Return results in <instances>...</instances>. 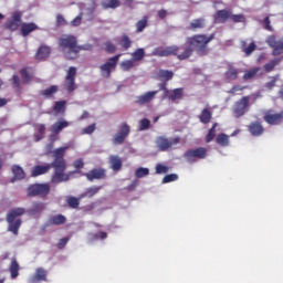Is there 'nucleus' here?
I'll use <instances>...</instances> for the list:
<instances>
[{
	"label": "nucleus",
	"mask_w": 283,
	"mask_h": 283,
	"mask_svg": "<svg viewBox=\"0 0 283 283\" xmlns=\"http://www.w3.org/2000/svg\"><path fill=\"white\" fill-rule=\"evenodd\" d=\"M132 57L134 61H143L145 59V49H137L132 53Z\"/></svg>",
	"instance_id": "a18cd8bd"
},
{
	"label": "nucleus",
	"mask_w": 283,
	"mask_h": 283,
	"mask_svg": "<svg viewBox=\"0 0 283 283\" xmlns=\"http://www.w3.org/2000/svg\"><path fill=\"white\" fill-rule=\"evenodd\" d=\"M207 28V20L205 18H198L190 22L188 30L196 32V30H205Z\"/></svg>",
	"instance_id": "393cba45"
},
{
	"label": "nucleus",
	"mask_w": 283,
	"mask_h": 283,
	"mask_svg": "<svg viewBox=\"0 0 283 283\" xmlns=\"http://www.w3.org/2000/svg\"><path fill=\"white\" fill-rule=\"evenodd\" d=\"M69 242H70V238L67 237L60 239L57 243V249H65Z\"/></svg>",
	"instance_id": "e2e57ef3"
},
{
	"label": "nucleus",
	"mask_w": 283,
	"mask_h": 283,
	"mask_svg": "<svg viewBox=\"0 0 283 283\" xmlns=\"http://www.w3.org/2000/svg\"><path fill=\"white\" fill-rule=\"evenodd\" d=\"M59 45L62 49L64 56L70 61L77 59L80 52H92V50H94L92 44L78 45V40L72 34H64L60 36Z\"/></svg>",
	"instance_id": "7ed1b4c3"
},
{
	"label": "nucleus",
	"mask_w": 283,
	"mask_h": 283,
	"mask_svg": "<svg viewBox=\"0 0 283 283\" xmlns=\"http://www.w3.org/2000/svg\"><path fill=\"white\" fill-rule=\"evenodd\" d=\"M59 92V86L52 85L43 91L40 92L41 96H44V98H52L54 94Z\"/></svg>",
	"instance_id": "f704fd0d"
},
{
	"label": "nucleus",
	"mask_w": 283,
	"mask_h": 283,
	"mask_svg": "<svg viewBox=\"0 0 283 283\" xmlns=\"http://www.w3.org/2000/svg\"><path fill=\"white\" fill-rule=\"evenodd\" d=\"M12 85L18 92L21 90V80L18 77V75L12 76Z\"/></svg>",
	"instance_id": "4d7b16f0"
},
{
	"label": "nucleus",
	"mask_w": 283,
	"mask_h": 283,
	"mask_svg": "<svg viewBox=\"0 0 283 283\" xmlns=\"http://www.w3.org/2000/svg\"><path fill=\"white\" fill-rule=\"evenodd\" d=\"M64 87L69 92H74V90H76V87H78L76 85V67L71 66L67 70V73L65 76V82H64Z\"/></svg>",
	"instance_id": "f8f14e48"
},
{
	"label": "nucleus",
	"mask_w": 283,
	"mask_h": 283,
	"mask_svg": "<svg viewBox=\"0 0 283 283\" xmlns=\"http://www.w3.org/2000/svg\"><path fill=\"white\" fill-rule=\"evenodd\" d=\"M132 132V128L129 127V124L124 123L119 126L117 133L112 138L113 145H123L125 140H127V136H129Z\"/></svg>",
	"instance_id": "1a4fd4ad"
},
{
	"label": "nucleus",
	"mask_w": 283,
	"mask_h": 283,
	"mask_svg": "<svg viewBox=\"0 0 283 283\" xmlns=\"http://www.w3.org/2000/svg\"><path fill=\"white\" fill-rule=\"evenodd\" d=\"M176 180H178V175L177 174H170V175H166L161 182L163 185H167L169 182H176Z\"/></svg>",
	"instance_id": "09e8293b"
},
{
	"label": "nucleus",
	"mask_w": 283,
	"mask_h": 283,
	"mask_svg": "<svg viewBox=\"0 0 283 283\" xmlns=\"http://www.w3.org/2000/svg\"><path fill=\"white\" fill-rule=\"evenodd\" d=\"M45 124H39L38 125V133L39 135H35V140L39 142V140H43V138H45Z\"/></svg>",
	"instance_id": "37998d69"
},
{
	"label": "nucleus",
	"mask_w": 283,
	"mask_h": 283,
	"mask_svg": "<svg viewBox=\"0 0 283 283\" xmlns=\"http://www.w3.org/2000/svg\"><path fill=\"white\" fill-rule=\"evenodd\" d=\"M260 72V66H254L250 70H245L244 74L242 76L243 81H253L258 76V73Z\"/></svg>",
	"instance_id": "c756f323"
},
{
	"label": "nucleus",
	"mask_w": 283,
	"mask_h": 283,
	"mask_svg": "<svg viewBox=\"0 0 283 283\" xmlns=\"http://www.w3.org/2000/svg\"><path fill=\"white\" fill-rule=\"evenodd\" d=\"M21 17H23L21 11L13 12L11 19L6 22L4 28L10 32H17L21 25Z\"/></svg>",
	"instance_id": "ddd939ff"
},
{
	"label": "nucleus",
	"mask_w": 283,
	"mask_h": 283,
	"mask_svg": "<svg viewBox=\"0 0 283 283\" xmlns=\"http://www.w3.org/2000/svg\"><path fill=\"white\" fill-rule=\"evenodd\" d=\"M65 151H67V147H60L54 149L53 161L51 164L34 166L31 170L32 178L44 176V174H50V169H54L50 184L61 185V182H67V180H70V174H65V169H67Z\"/></svg>",
	"instance_id": "f257e3e1"
},
{
	"label": "nucleus",
	"mask_w": 283,
	"mask_h": 283,
	"mask_svg": "<svg viewBox=\"0 0 283 283\" xmlns=\"http://www.w3.org/2000/svg\"><path fill=\"white\" fill-rule=\"evenodd\" d=\"M71 123L67 122L65 118L57 119L52 126H51V134L53 136H59L63 129H67L70 127Z\"/></svg>",
	"instance_id": "2eb2a0df"
},
{
	"label": "nucleus",
	"mask_w": 283,
	"mask_h": 283,
	"mask_svg": "<svg viewBox=\"0 0 283 283\" xmlns=\"http://www.w3.org/2000/svg\"><path fill=\"white\" fill-rule=\"evenodd\" d=\"M35 30H39V27L34 22L30 23H23L21 27V34L23 36H29L31 32H34Z\"/></svg>",
	"instance_id": "cd10ccee"
},
{
	"label": "nucleus",
	"mask_w": 283,
	"mask_h": 283,
	"mask_svg": "<svg viewBox=\"0 0 283 283\" xmlns=\"http://www.w3.org/2000/svg\"><path fill=\"white\" fill-rule=\"evenodd\" d=\"M43 211H45V203L41 201L33 202L28 210H25V208L11 209L7 214V222L9 224L8 231L13 233V235H19V229H21L23 221L17 218H20V216H24L25 213L29 216H39L40 213H43Z\"/></svg>",
	"instance_id": "f03ea898"
},
{
	"label": "nucleus",
	"mask_w": 283,
	"mask_h": 283,
	"mask_svg": "<svg viewBox=\"0 0 283 283\" xmlns=\"http://www.w3.org/2000/svg\"><path fill=\"white\" fill-rule=\"evenodd\" d=\"M120 67H122L123 72H129V70H132V67H134V61H132V60L123 61L120 63Z\"/></svg>",
	"instance_id": "3c124183"
},
{
	"label": "nucleus",
	"mask_w": 283,
	"mask_h": 283,
	"mask_svg": "<svg viewBox=\"0 0 283 283\" xmlns=\"http://www.w3.org/2000/svg\"><path fill=\"white\" fill-rule=\"evenodd\" d=\"M180 52V46L169 45V46H157L153 50L150 56H177L178 61H187L193 55V50L185 49L182 53Z\"/></svg>",
	"instance_id": "39448f33"
},
{
	"label": "nucleus",
	"mask_w": 283,
	"mask_h": 283,
	"mask_svg": "<svg viewBox=\"0 0 283 283\" xmlns=\"http://www.w3.org/2000/svg\"><path fill=\"white\" fill-rule=\"evenodd\" d=\"M266 43L270 48L273 49V56H280V54H283V41H277V38H275V35H270L266 39Z\"/></svg>",
	"instance_id": "4468645a"
},
{
	"label": "nucleus",
	"mask_w": 283,
	"mask_h": 283,
	"mask_svg": "<svg viewBox=\"0 0 283 283\" xmlns=\"http://www.w3.org/2000/svg\"><path fill=\"white\" fill-rule=\"evenodd\" d=\"M109 168L114 174H118L123 169V159L117 155H111L108 158Z\"/></svg>",
	"instance_id": "a211bd4d"
},
{
	"label": "nucleus",
	"mask_w": 283,
	"mask_h": 283,
	"mask_svg": "<svg viewBox=\"0 0 283 283\" xmlns=\"http://www.w3.org/2000/svg\"><path fill=\"white\" fill-rule=\"evenodd\" d=\"M241 45H242V52H244L245 56H251V54L255 52V48H258L255 45V42H252L247 46V42L242 41Z\"/></svg>",
	"instance_id": "c9c22d12"
},
{
	"label": "nucleus",
	"mask_w": 283,
	"mask_h": 283,
	"mask_svg": "<svg viewBox=\"0 0 283 283\" xmlns=\"http://www.w3.org/2000/svg\"><path fill=\"white\" fill-rule=\"evenodd\" d=\"M156 94H158V91L147 92L144 95L137 96L135 103L136 105H146V103H151V101L156 98Z\"/></svg>",
	"instance_id": "6ab92c4d"
},
{
	"label": "nucleus",
	"mask_w": 283,
	"mask_h": 283,
	"mask_svg": "<svg viewBox=\"0 0 283 283\" xmlns=\"http://www.w3.org/2000/svg\"><path fill=\"white\" fill-rule=\"evenodd\" d=\"M74 169H76V174H81V169L85 167V161H83V158H80L73 163Z\"/></svg>",
	"instance_id": "603ef678"
},
{
	"label": "nucleus",
	"mask_w": 283,
	"mask_h": 283,
	"mask_svg": "<svg viewBox=\"0 0 283 283\" xmlns=\"http://www.w3.org/2000/svg\"><path fill=\"white\" fill-rule=\"evenodd\" d=\"M242 90H247V86L234 85L228 91V94H238V92H242Z\"/></svg>",
	"instance_id": "052dcab7"
},
{
	"label": "nucleus",
	"mask_w": 283,
	"mask_h": 283,
	"mask_svg": "<svg viewBox=\"0 0 283 283\" xmlns=\"http://www.w3.org/2000/svg\"><path fill=\"white\" fill-rule=\"evenodd\" d=\"M94 132H96V124H91L83 128L82 134H94Z\"/></svg>",
	"instance_id": "bf43d9fd"
},
{
	"label": "nucleus",
	"mask_w": 283,
	"mask_h": 283,
	"mask_svg": "<svg viewBox=\"0 0 283 283\" xmlns=\"http://www.w3.org/2000/svg\"><path fill=\"white\" fill-rule=\"evenodd\" d=\"M52 52V49L48 45H42L38 49L35 53L36 61H43V59H48Z\"/></svg>",
	"instance_id": "bb28decb"
},
{
	"label": "nucleus",
	"mask_w": 283,
	"mask_h": 283,
	"mask_svg": "<svg viewBox=\"0 0 283 283\" xmlns=\"http://www.w3.org/2000/svg\"><path fill=\"white\" fill-rule=\"evenodd\" d=\"M271 78L272 80L265 84V87L268 90H273V87H275V84L277 83V81H280V75H275Z\"/></svg>",
	"instance_id": "6e6d98bb"
},
{
	"label": "nucleus",
	"mask_w": 283,
	"mask_h": 283,
	"mask_svg": "<svg viewBox=\"0 0 283 283\" xmlns=\"http://www.w3.org/2000/svg\"><path fill=\"white\" fill-rule=\"evenodd\" d=\"M66 202L70 209H78V206L81 205V200L76 197H67Z\"/></svg>",
	"instance_id": "79ce46f5"
},
{
	"label": "nucleus",
	"mask_w": 283,
	"mask_h": 283,
	"mask_svg": "<svg viewBox=\"0 0 283 283\" xmlns=\"http://www.w3.org/2000/svg\"><path fill=\"white\" fill-rule=\"evenodd\" d=\"M65 222H67V218H65L63 214H55L49 218V224H53L55 227L65 224Z\"/></svg>",
	"instance_id": "7c9ffc66"
},
{
	"label": "nucleus",
	"mask_w": 283,
	"mask_h": 283,
	"mask_svg": "<svg viewBox=\"0 0 283 283\" xmlns=\"http://www.w3.org/2000/svg\"><path fill=\"white\" fill-rule=\"evenodd\" d=\"M98 191H101L99 187H91V188L86 189L84 196H86V198H94V196H96V193H98Z\"/></svg>",
	"instance_id": "8fccbe9b"
},
{
	"label": "nucleus",
	"mask_w": 283,
	"mask_h": 283,
	"mask_svg": "<svg viewBox=\"0 0 283 283\" xmlns=\"http://www.w3.org/2000/svg\"><path fill=\"white\" fill-rule=\"evenodd\" d=\"M88 182H94V180H103L105 178V169L94 168L88 172L84 174Z\"/></svg>",
	"instance_id": "dca6fc26"
},
{
	"label": "nucleus",
	"mask_w": 283,
	"mask_h": 283,
	"mask_svg": "<svg viewBox=\"0 0 283 283\" xmlns=\"http://www.w3.org/2000/svg\"><path fill=\"white\" fill-rule=\"evenodd\" d=\"M158 76L161 81H171V78H174V73L169 70H160Z\"/></svg>",
	"instance_id": "58836bf2"
},
{
	"label": "nucleus",
	"mask_w": 283,
	"mask_h": 283,
	"mask_svg": "<svg viewBox=\"0 0 283 283\" xmlns=\"http://www.w3.org/2000/svg\"><path fill=\"white\" fill-rule=\"evenodd\" d=\"M120 59V54H117L113 57H109L107 61V72H112V70H116V65H118V60Z\"/></svg>",
	"instance_id": "e433bc0d"
},
{
	"label": "nucleus",
	"mask_w": 283,
	"mask_h": 283,
	"mask_svg": "<svg viewBox=\"0 0 283 283\" xmlns=\"http://www.w3.org/2000/svg\"><path fill=\"white\" fill-rule=\"evenodd\" d=\"M231 19V9L218 10L214 13V23H227Z\"/></svg>",
	"instance_id": "f3484780"
},
{
	"label": "nucleus",
	"mask_w": 283,
	"mask_h": 283,
	"mask_svg": "<svg viewBox=\"0 0 283 283\" xmlns=\"http://www.w3.org/2000/svg\"><path fill=\"white\" fill-rule=\"evenodd\" d=\"M238 76H240V70L235 67V65L229 63L228 69L224 73V77L227 81H237Z\"/></svg>",
	"instance_id": "4be33fe9"
},
{
	"label": "nucleus",
	"mask_w": 283,
	"mask_h": 283,
	"mask_svg": "<svg viewBox=\"0 0 283 283\" xmlns=\"http://www.w3.org/2000/svg\"><path fill=\"white\" fill-rule=\"evenodd\" d=\"M20 75L22 78V83L24 85H28V83H32V78H34V73L32 72V69H28V67L21 69Z\"/></svg>",
	"instance_id": "a878e982"
},
{
	"label": "nucleus",
	"mask_w": 283,
	"mask_h": 283,
	"mask_svg": "<svg viewBox=\"0 0 283 283\" xmlns=\"http://www.w3.org/2000/svg\"><path fill=\"white\" fill-rule=\"evenodd\" d=\"M184 96H185V88L179 87V88L170 90L165 98H168V101H171V103H176V101H182Z\"/></svg>",
	"instance_id": "412c9836"
},
{
	"label": "nucleus",
	"mask_w": 283,
	"mask_h": 283,
	"mask_svg": "<svg viewBox=\"0 0 283 283\" xmlns=\"http://www.w3.org/2000/svg\"><path fill=\"white\" fill-rule=\"evenodd\" d=\"M264 30H268V32H273V27H271V19L268 17L263 20Z\"/></svg>",
	"instance_id": "13d9d810"
},
{
	"label": "nucleus",
	"mask_w": 283,
	"mask_h": 283,
	"mask_svg": "<svg viewBox=\"0 0 283 283\" xmlns=\"http://www.w3.org/2000/svg\"><path fill=\"white\" fill-rule=\"evenodd\" d=\"M82 21H83V15L80 14L75 19L72 20L71 25H73V28H77V25H81Z\"/></svg>",
	"instance_id": "0e129e2a"
},
{
	"label": "nucleus",
	"mask_w": 283,
	"mask_h": 283,
	"mask_svg": "<svg viewBox=\"0 0 283 283\" xmlns=\"http://www.w3.org/2000/svg\"><path fill=\"white\" fill-rule=\"evenodd\" d=\"M119 45L123 48V50H129L132 48V40L129 39V35H123Z\"/></svg>",
	"instance_id": "ea45409f"
},
{
	"label": "nucleus",
	"mask_w": 283,
	"mask_h": 283,
	"mask_svg": "<svg viewBox=\"0 0 283 283\" xmlns=\"http://www.w3.org/2000/svg\"><path fill=\"white\" fill-rule=\"evenodd\" d=\"M216 143L220 147H229L230 145L229 135L224 133H220L216 138Z\"/></svg>",
	"instance_id": "2f4dec72"
},
{
	"label": "nucleus",
	"mask_w": 283,
	"mask_h": 283,
	"mask_svg": "<svg viewBox=\"0 0 283 283\" xmlns=\"http://www.w3.org/2000/svg\"><path fill=\"white\" fill-rule=\"evenodd\" d=\"M230 21H232L233 23H244V21H247V18L244 17V14L240 13V14H233L232 12L230 13Z\"/></svg>",
	"instance_id": "c03bdc74"
},
{
	"label": "nucleus",
	"mask_w": 283,
	"mask_h": 283,
	"mask_svg": "<svg viewBox=\"0 0 283 283\" xmlns=\"http://www.w3.org/2000/svg\"><path fill=\"white\" fill-rule=\"evenodd\" d=\"M216 127H218V123H214L212 127L208 130V134L206 135V143H211L213 138H216Z\"/></svg>",
	"instance_id": "a19ab883"
},
{
	"label": "nucleus",
	"mask_w": 283,
	"mask_h": 283,
	"mask_svg": "<svg viewBox=\"0 0 283 283\" xmlns=\"http://www.w3.org/2000/svg\"><path fill=\"white\" fill-rule=\"evenodd\" d=\"M136 178H145V176H149V168L139 167L135 170Z\"/></svg>",
	"instance_id": "de8ad7c7"
},
{
	"label": "nucleus",
	"mask_w": 283,
	"mask_h": 283,
	"mask_svg": "<svg viewBox=\"0 0 283 283\" xmlns=\"http://www.w3.org/2000/svg\"><path fill=\"white\" fill-rule=\"evenodd\" d=\"M251 105V96L247 95L241 97L239 101L234 103L232 106V114L234 118H242L249 112V107Z\"/></svg>",
	"instance_id": "423d86ee"
},
{
	"label": "nucleus",
	"mask_w": 283,
	"mask_h": 283,
	"mask_svg": "<svg viewBox=\"0 0 283 283\" xmlns=\"http://www.w3.org/2000/svg\"><path fill=\"white\" fill-rule=\"evenodd\" d=\"M263 120L268 123V125H282L283 123V109L280 113L273 112V109H270L265 112L263 116Z\"/></svg>",
	"instance_id": "9b49d317"
},
{
	"label": "nucleus",
	"mask_w": 283,
	"mask_h": 283,
	"mask_svg": "<svg viewBox=\"0 0 283 283\" xmlns=\"http://www.w3.org/2000/svg\"><path fill=\"white\" fill-rule=\"evenodd\" d=\"M180 143V137H174L172 139H169L164 136H159L156 139V145L159 149V151H168V149H171L172 145H178Z\"/></svg>",
	"instance_id": "9d476101"
},
{
	"label": "nucleus",
	"mask_w": 283,
	"mask_h": 283,
	"mask_svg": "<svg viewBox=\"0 0 283 283\" xmlns=\"http://www.w3.org/2000/svg\"><path fill=\"white\" fill-rule=\"evenodd\" d=\"M208 154H209V150L207 148L197 147V148L186 150L184 154V158L185 160H187V163L193 164V163H198V160H205Z\"/></svg>",
	"instance_id": "0eeeda50"
},
{
	"label": "nucleus",
	"mask_w": 283,
	"mask_h": 283,
	"mask_svg": "<svg viewBox=\"0 0 283 283\" xmlns=\"http://www.w3.org/2000/svg\"><path fill=\"white\" fill-rule=\"evenodd\" d=\"M67 103L65 101H59L55 102L54 106H53V112H55V114H65V105Z\"/></svg>",
	"instance_id": "4c0bfd02"
},
{
	"label": "nucleus",
	"mask_w": 283,
	"mask_h": 283,
	"mask_svg": "<svg viewBox=\"0 0 283 283\" xmlns=\"http://www.w3.org/2000/svg\"><path fill=\"white\" fill-rule=\"evenodd\" d=\"M159 19H166L167 18V10L161 9L158 11Z\"/></svg>",
	"instance_id": "774afa93"
},
{
	"label": "nucleus",
	"mask_w": 283,
	"mask_h": 283,
	"mask_svg": "<svg viewBox=\"0 0 283 283\" xmlns=\"http://www.w3.org/2000/svg\"><path fill=\"white\" fill-rule=\"evenodd\" d=\"M31 283L48 282V271L43 268L35 269V273L30 279Z\"/></svg>",
	"instance_id": "aec40b11"
},
{
	"label": "nucleus",
	"mask_w": 283,
	"mask_h": 283,
	"mask_svg": "<svg viewBox=\"0 0 283 283\" xmlns=\"http://www.w3.org/2000/svg\"><path fill=\"white\" fill-rule=\"evenodd\" d=\"M50 195V184H33L28 187L27 196L29 198H45V196Z\"/></svg>",
	"instance_id": "6e6552de"
},
{
	"label": "nucleus",
	"mask_w": 283,
	"mask_h": 283,
	"mask_svg": "<svg viewBox=\"0 0 283 283\" xmlns=\"http://www.w3.org/2000/svg\"><path fill=\"white\" fill-rule=\"evenodd\" d=\"M216 39V33L210 35L207 34H195L186 39V43L189 50L196 52L198 56H207L211 52L209 43Z\"/></svg>",
	"instance_id": "20e7f679"
},
{
	"label": "nucleus",
	"mask_w": 283,
	"mask_h": 283,
	"mask_svg": "<svg viewBox=\"0 0 283 283\" xmlns=\"http://www.w3.org/2000/svg\"><path fill=\"white\" fill-rule=\"evenodd\" d=\"M147 21H148L147 15L144 17L142 20L137 21L136 32H143V30H145V28H147Z\"/></svg>",
	"instance_id": "49530a36"
},
{
	"label": "nucleus",
	"mask_w": 283,
	"mask_h": 283,
	"mask_svg": "<svg viewBox=\"0 0 283 283\" xmlns=\"http://www.w3.org/2000/svg\"><path fill=\"white\" fill-rule=\"evenodd\" d=\"M11 171L13 177L11 178L10 182H17V180H24L25 178V170L19 165H13L11 167Z\"/></svg>",
	"instance_id": "5701e85b"
},
{
	"label": "nucleus",
	"mask_w": 283,
	"mask_h": 283,
	"mask_svg": "<svg viewBox=\"0 0 283 283\" xmlns=\"http://www.w3.org/2000/svg\"><path fill=\"white\" fill-rule=\"evenodd\" d=\"M156 174H169V167L163 165V164H157L155 167Z\"/></svg>",
	"instance_id": "864d4df0"
},
{
	"label": "nucleus",
	"mask_w": 283,
	"mask_h": 283,
	"mask_svg": "<svg viewBox=\"0 0 283 283\" xmlns=\"http://www.w3.org/2000/svg\"><path fill=\"white\" fill-rule=\"evenodd\" d=\"M248 130L252 136H262V134H264V126H262V123L260 122H252L248 126Z\"/></svg>",
	"instance_id": "b1692460"
},
{
	"label": "nucleus",
	"mask_w": 283,
	"mask_h": 283,
	"mask_svg": "<svg viewBox=\"0 0 283 283\" xmlns=\"http://www.w3.org/2000/svg\"><path fill=\"white\" fill-rule=\"evenodd\" d=\"M151 126V122L147 118H144L139 122V130L145 132V129H149Z\"/></svg>",
	"instance_id": "5fc2aeb1"
},
{
	"label": "nucleus",
	"mask_w": 283,
	"mask_h": 283,
	"mask_svg": "<svg viewBox=\"0 0 283 283\" xmlns=\"http://www.w3.org/2000/svg\"><path fill=\"white\" fill-rule=\"evenodd\" d=\"M211 118H213V113H211L209 108H203L199 115L200 123L209 125V123H211Z\"/></svg>",
	"instance_id": "c85d7f7f"
},
{
	"label": "nucleus",
	"mask_w": 283,
	"mask_h": 283,
	"mask_svg": "<svg viewBox=\"0 0 283 283\" xmlns=\"http://www.w3.org/2000/svg\"><path fill=\"white\" fill-rule=\"evenodd\" d=\"M120 6V1L118 0H108L107 8H118Z\"/></svg>",
	"instance_id": "69168bd1"
},
{
	"label": "nucleus",
	"mask_w": 283,
	"mask_h": 283,
	"mask_svg": "<svg viewBox=\"0 0 283 283\" xmlns=\"http://www.w3.org/2000/svg\"><path fill=\"white\" fill-rule=\"evenodd\" d=\"M56 25H57V27L67 25V20H65V18L63 17V14H57V15H56Z\"/></svg>",
	"instance_id": "680f3d73"
},
{
	"label": "nucleus",
	"mask_w": 283,
	"mask_h": 283,
	"mask_svg": "<svg viewBox=\"0 0 283 283\" xmlns=\"http://www.w3.org/2000/svg\"><path fill=\"white\" fill-rule=\"evenodd\" d=\"M159 90L164 92L163 98H166V96L169 94L170 90L167 88V83L160 84Z\"/></svg>",
	"instance_id": "338daca9"
},
{
	"label": "nucleus",
	"mask_w": 283,
	"mask_h": 283,
	"mask_svg": "<svg viewBox=\"0 0 283 283\" xmlns=\"http://www.w3.org/2000/svg\"><path fill=\"white\" fill-rule=\"evenodd\" d=\"M280 63H282V59L270 60L268 63L263 65V70L268 73L273 72V70H275L276 65H280Z\"/></svg>",
	"instance_id": "72a5a7b5"
},
{
	"label": "nucleus",
	"mask_w": 283,
	"mask_h": 283,
	"mask_svg": "<svg viewBox=\"0 0 283 283\" xmlns=\"http://www.w3.org/2000/svg\"><path fill=\"white\" fill-rule=\"evenodd\" d=\"M19 262L17 261V259H13L11 261V264L9 266V271L11 273V279L12 280H17V277H19Z\"/></svg>",
	"instance_id": "473e14b6"
}]
</instances>
